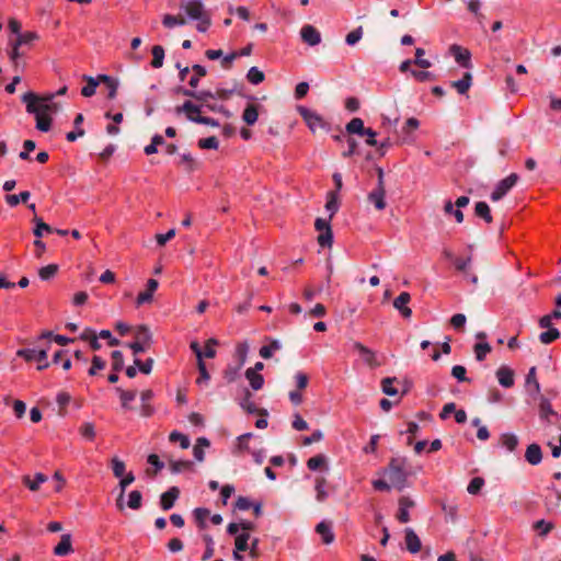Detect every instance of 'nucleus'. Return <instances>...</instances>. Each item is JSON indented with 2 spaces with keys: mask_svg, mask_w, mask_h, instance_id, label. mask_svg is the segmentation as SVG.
I'll return each mask as SVG.
<instances>
[{
  "mask_svg": "<svg viewBox=\"0 0 561 561\" xmlns=\"http://www.w3.org/2000/svg\"><path fill=\"white\" fill-rule=\"evenodd\" d=\"M518 175L516 173L510 174L507 178L501 180L491 194V199L497 202L503 198L507 192L517 183Z\"/></svg>",
  "mask_w": 561,
  "mask_h": 561,
  "instance_id": "0eeeda50",
  "label": "nucleus"
},
{
  "mask_svg": "<svg viewBox=\"0 0 561 561\" xmlns=\"http://www.w3.org/2000/svg\"><path fill=\"white\" fill-rule=\"evenodd\" d=\"M405 545L411 553H417L421 550V540L412 528L405 529Z\"/></svg>",
  "mask_w": 561,
  "mask_h": 561,
  "instance_id": "6ab92c4d",
  "label": "nucleus"
},
{
  "mask_svg": "<svg viewBox=\"0 0 561 561\" xmlns=\"http://www.w3.org/2000/svg\"><path fill=\"white\" fill-rule=\"evenodd\" d=\"M526 386L529 393H539L540 385L536 377V367H531L526 376Z\"/></svg>",
  "mask_w": 561,
  "mask_h": 561,
  "instance_id": "c85d7f7f",
  "label": "nucleus"
},
{
  "mask_svg": "<svg viewBox=\"0 0 561 561\" xmlns=\"http://www.w3.org/2000/svg\"><path fill=\"white\" fill-rule=\"evenodd\" d=\"M181 8L186 12L191 19H201L205 15L204 4L202 0H191L188 2H182Z\"/></svg>",
  "mask_w": 561,
  "mask_h": 561,
  "instance_id": "6e6552de",
  "label": "nucleus"
},
{
  "mask_svg": "<svg viewBox=\"0 0 561 561\" xmlns=\"http://www.w3.org/2000/svg\"><path fill=\"white\" fill-rule=\"evenodd\" d=\"M158 286H159L158 280H156L153 278L148 279L147 289L145 291L139 293V295L137 296V299H136L137 306H141L144 304L151 302L152 295L156 291V289L158 288Z\"/></svg>",
  "mask_w": 561,
  "mask_h": 561,
  "instance_id": "2eb2a0df",
  "label": "nucleus"
},
{
  "mask_svg": "<svg viewBox=\"0 0 561 561\" xmlns=\"http://www.w3.org/2000/svg\"><path fill=\"white\" fill-rule=\"evenodd\" d=\"M71 400V397L68 392H65V391H61L57 394V398H56V401H57V404L59 407V411H58V414L60 416H65L67 411H66V407L68 405V403L70 402Z\"/></svg>",
  "mask_w": 561,
  "mask_h": 561,
  "instance_id": "a19ab883",
  "label": "nucleus"
},
{
  "mask_svg": "<svg viewBox=\"0 0 561 561\" xmlns=\"http://www.w3.org/2000/svg\"><path fill=\"white\" fill-rule=\"evenodd\" d=\"M152 60L151 66L156 69L161 68L163 66L164 59V48L161 45H156L151 49Z\"/></svg>",
  "mask_w": 561,
  "mask_h": 561,
  "instance_id": "473e14b6",
  "label": "nucleus"
},
{
  "mask_svg": "<svg viewBox=\"0 0 561 561\" xmlns=\"http://www.w3.org/2000/svg\"><path fill=\"white\" fill-rule=\"evenodd\" d=\"M31 194L28 191L21 192L19 195H7L5 202L11 207H15L20 202L26 203L30 198Z\"/></svg>",
  "mask_w": 561,
  "mask_h": 561,
  "instance_id": "58836bf2",
  "label": "nucleus"
},
{
  "mask_svg": "<svg viewBox=\"0 0 561 561\" xmlns=\"http://www.w3.org/2000/svg\"><path fill=\"white\" fill-rule=\"evenodd\" d=\"M116 391L119 394L123 408L129 409V402L135 400L137 392L135 390H123L122 388H116Z\"/></svg>",
  "mask_w": 561,
  "mask_h": 561,
  "instance_id": "ea45409f",
  "label": "nucleus"
},
{
  "mask_svg": "<svg viewBox=\"0 0 561 561\" xmlns=\"http://www.w3.org/2000/svg\"><path fill=\"white\" fill-rule=\"evenodd\" d=\"M33 221L36 224V227L34 229V234L36 238H41L43 237V232L46 231V232H51L53 229L49 225H47L46 222L43 221L42 218L35 216Z\"/></svg>",
  "mask_w": 561,
  "mask_h": 561,
  "instance_id": "603ef678",
  "label": "nucleus"
},
{
  "mask_svg": "<svg viewBox=\"0 0 561 561\" xmlns=\"http://www.w3.org/2000/svg\"><path fill=\"white\" fill-rule=\"evenodd\" d=\"M79 433L88 440H93L95 438V427L91 422H84L79 427Z\"/></svg>",
  "mask_w": 561,
  "mask_h": 561,
  "instance_id": "3c124183",
  "label": "nucleus"
},
{
  "mask_svg": "<svg viewBox=\"0 0 561 561\" xmlns=\"http://www.w3.org/2000/svg\"><path fill=\"white\" fill-rule=\"evenodd\" d=\"M38 39V34L35 32H25L19 34L14 39L15 46L32 45L34 41Z\"/></svg>",
  "mask_w": 561,
  "mask_h": 561,
  "instance_id": "e433bc0d",
  "label": "nucleus"
},
{
  "mask_svg": "<svg viewBox=\"0 0 561 561\" xmlns=\"http://www.w3.org/2000/svg\"><path fill=\"white\" fill-rule=\"evenodd\" d=\"M525 458L533 466L539 465L542 460L540 446L538 444H530L526 449Z\"/></svg>",
  "mask_w": 561,
  "mask_h": 561,
  "instance_id": "aec40b11",
  "label": "nucleus"
},
{
  "mask_svg": "<svg viewBox=\"0 0 561 561\" xmlns=\"http://www.w3.org/2000/svg\"><path fill=\"white\" fill-rule=\"evenodd\" d=\"M148 462L154 467V470H150V469H147V474L149 476H156L158 473V471H160L163 467H164V463L159 459L158 455L156 454H150L148 456Z\"/></svg>",
  "mask_w": 561,
  "mask_h": 561,
  "instance_id": "6e6d98bb",
  "label": "nucleus"
},
{
  "mask_svg": "<svg viewBox=\"0 0 561 561\" xmlns=\"http://www.w3.org/2000/svg\"><path fill=\"white\" fill-rule=\"evenodd\" d=\"M192 70L194 71V76L190 79L188 84L191 88L196 89L199 83V78L205 77L207 71L204 66L198 64L193 65Z\"/></svg>",
  "mask_w": 561,
  "mask_h": 561,
  "instance_id": "f704fd0d",
  "label": "nucleus"
},
{
  "mask_svg": "<svg viewBox=\"0 0 561 561\" xmlns=\"http://www.w3.org/2000/svg\"><path fill=\"white\" fill-rule=\"evenodd\" d=\"M325 479L324 478H317L316 479V499L318 502H323L328 497V492L324 489L325 485Z\"/></svg>",
  "mask_w": 561,
  "mask_h": 561,
  "instance_id": "5fc2aeb1",
  "label": "nucleus"
},
{
  "mask_svg": "<svg viewBox=\"0 0 561 561\" xmlns=\"http://www.w3.org/2000/svg\"><path fill=\"white\" fill-rule=\"evenodd\" d=\"M539 414H540L541 419H548L550 415H557V413L553 411L549 400L546 398H541V400H540Z\"/></svg>",
  "mask_w": 561,
  "mask_h": 561,
  "instance_id": "864d4df0",
  "label": "nucleus"
},
{
  "mask_svg": "<svg viewBox=\"0 0 561 561\" xmlns=\"http://www.w3.org/2000/svg\"><path fill=\"white\" fill-rule=\"evenodd\" d=\"M252 393L250 390H244V398L242 399L240 405L243 410H245L248 413H260L262 416H266L267 412L266 410H257L255 404L251 401Z\"/></svg>",
  "mask_w": 561,
  "mask_h": 561,
  "instance_id": "4be33fe9",
  "label": "nucleus"
},
{
  "mask_svg": "<svg viewBox=\"0 0 561 561\" xmlns=\"http://www.w3.org/2000/svg\"><path fill=\"white\" fill-rule=\"evenodd\" d=\"M83 119L84 118H83L82 114H78L76 116L73 125H75V129H77V130L76 131H70V133L67 134L66 138H67L68 141H75L79 137H82L84 135V129L79 127L82 124Z\"/></svg>",
  "mask_w": 561,
  "mask_h": 561,
  "instance_id": "2f4dec72",
  "label": "nucleus"
},
{
  "mask_svg": "<svg viewBox=\"0 0 561 561\" xmlns=\"http://www.w3.org/2000/svg\"><path fill=\"white\" fill-rule=\"evenodd\" d=\"M112 470L116 478H121L125 473V463L117 457L112 458Z\"/></svg>",
  "mask_w": 561,
  "mask_h": 561,
  "instance_id": "69168bd1",
  "label": "nucleus"
},
{
  "mask_svg": "<svg viewBox=\"0 0 561 561\" xmlns=\"http://www.w3.org/2000/svg\"><path fill=\"white\" fill-rule=\"evenodd\" d=\"M424 55L425 50L423 48H416L415 59L413 60V64L419 66L420 68L427 69L432 66V64L430 60L423 58Z\"/></svg>",
  "mask_w": 561,
  "mask_h": 561,
  "instance_id": "bf43d9fd",
  "label": "nucleus"
},
{
  "mask_svg": "<svg viewBox=\"0 0 561 561\" xmlns=\"http://www.w3.org/2000/svg\"><path fill=\"white\" fill-rule=\"evenodd\" d=\"M245 378L249 380L250 386L253 390L257 391L263 388L264 378L262 375L255 371L253 368L245 370Z\"/></svg>",
  "mask_w": 561,
  "mask_h": 561,
  "instance_id": "b1692460",
  "label": "nucleus"
},
{
  "mask_svg": "<svg viewBox=\"0 0 561 561\" xmlns=\"http://www.w3.org/2000/svg\"><path fill=\"white\" fill-rule=\"evenodd\" d=\"M316 531L322 537V541L325 545L333 542L334 534L331 528V524L327 522H321L317 525Z\"/></svg>",
  "mask_w": 561,
  "mask_h": 561,
  "instance_id": "5701e85b",
  "label": "nucleus"
},
{
  "mask_svg": "<svg viewBox=\"0 0 561 561\" xmlns=\"http://www.w3.org/2000/svg\"><path fill=\"white\" fill-rule=\"evenodd\" d=\"M476 216L482 218L485 222H492V215L489 205L485 202H478L474 206Z\"/></svg>",
  "mask_w": 561,
  "mask_h": 561,
  "instance_id": "cd10ccee",
  "label": "nucleus"
},
{
  "mask_svg": "<svg viewBox=\"0 0 561 561\" xmlns=\"http://www.w3.org/2000/svg\"><path fill=\"white\" fill-rule=\"evenodd\" d=\"M300 35L304 42L310 46H316L321 42L320 32L312 25H304L300 31Z\"/></svg>",
  "mask_w": 561,
  "mask_h": 561,
  "instance_id": "9d476101",
  "label": "nucleus"
},
{
  "mask_svg": "<svg viewBox=\"0 0 561 561\" xmlns=\"http://www.w3.org/2000/svg\"><path fill=\"white\" fill-rule=\"evenodd\" d=\"M58 265L57 264H48L38 271V276L42 280H49L53 278L57 272H58Z\"/></svg>",
  "mask_w": 561,
  "mask_h": 561,
  "instance_id": "37998d69",
  "label": "nucleus"
},
{
  "mask_svg": "<svg viewBox=\"0 0 561 561\" xmlns=\"http://www.w3.org/2000/svg\"><path fill=\"white\" fill-rule=\"evenodd\" d=\"M297 111L312 133L317 129H329V124L314 111L305 106H298Z\"/></svg>",
  "mask_w": 561,
  "mask_h": 561,
  "instance_id": "39448f33",
  "label": "nucleus"
},
{
  "mask_svg": "<svg viewBox=\"0 0 561 561\" xmlns=\"http://www.w3.org/2000/svg\"><path fill=\"white\" fill-rule=\"evenodd\" d=\"M282 348V344L278 340H271L268 345L262 346L260 350V356L264 359L272 357L273 352Z\"/></svg>",
  "mask_w": 561,
  "mask_h": 561,
  "instance_id": "c9c22d12",
  "label": "nucleus"
},
{
  "mask_svg": "<svg viewBox=\"0 0 561 561\" xmlns=\"http://www.w3.org/2000/svg\"><path fill=\"white\" fill-rule=\"evenodd\" d=\"M450 51L455 57V60L465 68H470V51L468 49L461 48L458 45H451Z\"/></svg>",
  "mask_w": 561,
  "mask_h": 561,
  "instance_id": "dca6fc26",
  "label": "nucleus"
},
{
  "mask_svg": "<svg viewBox=\"0 0 561 561\" xmlns=\"http://www.w3.org/2000/svg\"><path fill=\"white\" fill-rule=\"evenodd\" d=\"M219 141L217 137L210 136L198 140V147L202 149H217Z\"/></svg>",
  "mask_w": 561,
  "mask_h": 561,
  "instance_id": "338daca9",
  "label": "nucleus"
},
{
  "mask_svg": "<svg viewBox=\"0 0 561 561\" xmlns=\"http://www.w3.org/2000/svg\"><path fill=\"white\" fill-rule=\"evenodd\" d=\"M396 381V377H387L382 379L381 389L387 396H396L398 393V389L393 387Z\"/></svg>",
  "mask_w": 561,
  "mask_h": 561,
  "instance_id": "09e8293b",
  "label": "nucleus"
},
{
  "mask_svg": "<svg viewBox=\"0 0 561 561\" xmlns=\"http://www.w3.org/2000/svg\"><path fill=\"white\" fill-rule=\"evenodd\" d=\"M169 440L172 443L179 442L181 448H183V449H187L191 445L188 437L180 432H176V431H173L169 435Z\"/></svg>",
  "mask_w": 561,
  "mask_h": 561,
  "instance_id": "8fccbe9b",
  "label": "nucleus"
},
{
  "mask_svg": "<svg viewBox=\"0 0 561 561\" xmlns=\"http://www.w3.org/2000/svg\"><path fill=\"white\" fill-rule=\"evenodd\" d=\"M354 348L359 353L363 360L369 366V367H378L380 364L376 358V354L370 348L366 347L364 344L359 342L354 343Z\"/></svg>",
  "mask_w": 561,
  "mask_h": 561,
  "instance_id": "1a4fd4ad",
  "label": "nucleus"
},
{
  "mask_svg": "<svg viewBox=\"0 0 561 561\" xmlns=\"http://www.w3.org/2000/svg\"><path fill=\"white\" fill-rule=\"evenodd\" d=\"M415 503L408 496H402L399 500V511L397 514V518L400 523H408L410 520L409 508L414 507Z\"/></svg>",
  "mask_w": 561,
  "mask_h": 561,
  "instance_id": "ddd939ff",
  "label": "nucleus"
},
{
  "mask_svg": "<svg viewBox=\"0 0 561 561\" xmlns=\"http://www.w3.org/2000/svg\"><path fill=\"white\" fill-rule=\"evenodd\" d=\"M162 23L165 27L172 28L175 25H184L186 20L181 15L165 14L163 16Z\"/></svg>",
  "mask_w": 561,
  "mask_h": 561,
  "instance_id": "49530a36",
  "label": "nucleus"
},
{
  "mask_svg": "<svg viewBox=\"0 0 561 561\" xmlns=\"http://www.w3.org/2000/svg\"><path fill=\"white\" fill-rule=\"evenodd\" d=\"M501 443L504 447H506L510 451L515 450L518 445V438L514 434L505 433L501 436Z\"/></svg>",
  "mask_w": 561,
  "mask_h": 561,
  "instance_id": "de8ad7c7",
  "label": "nucleus"
},
{
  "mask_svg": "<svg viewBox=\"0 0 561 561\" xmlns=\"http://www.w3.org/2000/svg\"><path fill=\"white\" fill-rule=\"evenodd\" d=\"M484 485V480L483 478L481 477H476L473 478L468 486H467V491L469 494H478L480 492V490L482 489V486Z\"/></svg>",
  "mask_w": 561,
  "mask_h": 561,
  "instance_id": "e2e57ef3",
  "label": "nucleus"
},
{
  "mask_svg": "<svg viewBox=\"0 0 561 561\" xmlns=\"http://www.w3.org/2000/svg\"><path fill=\"white\" fill-rule=\"evenodd\" d=\"M48 348H21L18 350L16 356L24 358L26 362H38L37 369L44 370L49 367V362L47 360Z\"/></svg>",
  "mask_w": 561,
  "mask_h": 561,
  "instance_id": "7ed1b4c3",
  "label": "nucleus"
},
{
  "mask_svg": "<svg viewBox=\"0 0 561 561\" xmlns=\"http://www.w3.org/2000/svg\"><path fill=\"white\" fill-rule=\"evenodd\" d=\"M385 195L386 187H376L368 194L367 198L377 210H383L387 206Z\"/></svg>",
  "mask_w": 561,
  "mask_h": 561,
  "instance_id": "4468645a",
  "label": "nucleus"
},
{
  "mask_svg": "<svg viewBox=\"0 0 561 561\" xmlns=\"http://www.w3.org/2000/svg\"><path fill=\"white\" fill-rule=\"evenodd\" d=\"M210 443L206 437H199L193 448L194 457L197 461L204 460V448L209 447Z\"/></svg>",
  "mask_w": 561,
  "mask_h": 561,
  "instance_id": "7c9ffc66",
  "label": "nucleus"
},
{
  "mask_svg": "<svg viewBox=\"0 0 561 561\" xmlns=\"http://www.w3.org/2000/svg\"><path fill=\"white\" fill-rule=\"evenodd\" d=\"M151 342V333L147 325H139L135 330V342L129 343L128 347L135 355L146 352Z\"/></svg>",
  "mask_w": 561,
  "mask_h": 561,
  "instance_id": "20e7f679",
  "label": "nucleus"
},
{
  "mask_svg": "<svg viewBox=\"0 0 561 561\" xmlns=\"http://www.w3.org/2000/svg\"><path fill=\"white\" fill-rule=\"evenodd\" d=\"M496 378L499 383L504 388H511L514 386V371L506 366H501L496 370Z\"/></svg>",
  "mask_w": 561,
  "mask_h": 561,
  "instance_id": "f3484780",
  "label": "nucleus"
},
{
  "mask_svg": "<svg viewBox=\"0 0 561 561\" xmlns=\"http://www.w3.org/2000/svg\"><path fill=\"white\" fill-rule=\"evenodd\" d=\"M99 80L106 84L108 90L107 98L113 100L117 94L118 82L107 75H100Z\"/></svg>",
  "mask_w": 561,
  "mask_h": 561,
  "instance_id": "a878e982",
  "label": "nucleus"
},
{
  "mask_svg": "<svg viewBox=\"0 0 561 561\" xmlns=\"http://www.w3.org/2000/svg\"><path fill=\"white\" fill-rule=\"evenodd\" d=\"M387 474L391 484L401 491L407 482L405 459L392 458L389 462Z\"/></svg>",
  "mask_w": 561,
  "mask_h": 561,
  "instance_id": "f03ea898",
  "label": "nucleus"
},
{
  "mask_svg": "<svg viewBox=\"0 0 561 561\" xmlns=\"http://www.w3.org/2000/svg\"><path fill=\"white\" fill-rule=\"evenodd\" d=\"M411 300V296L409 293H401L393 301V307L401 313V316L405 319L410 318L412 314V310L408 307V304Z\"/></svg>",
  "mask_w": 561,
  "mask_h": 561,
  "instance_id": "9b49d317",
  "label": "nucleus"
},
{
  "mask_svg": "<svg viewBox=\"0 0 561 561\" xmlns=\"http://www.w3.org/2000/svg\"><path fill=\"white\" fill-rule=\"evenodd\" d=\"M242 365H243V359L240 362V364L238 366H234V367L229 366V367H227V369L224 371V378L229 383L236 381V379L239 376V370H240Z\"/></svg>",
  "mask_w": 561,
  "mask_h": 561,
  "instance_id": "052dcab7",
  "label": "nucleus"
},
{
  "mask_svg": "<svg viewBox=\"0 0 561 561\" xmlns=\"http://www.w3.org/2000/svg\"><path fill=\"white\" fill-rule=\"evenodd\" d=\"M247 79L252 84H260L264 81L265 76L257 67H251L247 73Z\"/></svg>",
  "mask_w": 561,
  "mask_h": 561,
  "instance_id": "79ce46f5",
  "label": "nucleus"
},
{
  "mask_svg": "<svg viewBox=\"0 0 561 561\" xmlns=\"http://www.w3.org/2000/svg\"><path fill=\"white\" fill-rule=\"evenodd\" d=\"M560 336V331L556 328H550L548 331L540 333L539 341L542 344H550Z\"/></svg>",
  "mask_w": 561,
  "mask_h": 561,
  "instance_id": "a18cd8bd",
  "label": "nucleus"
},
{
  "mask_svg": "<svg viewBox=\"0 0 561 561\" xmlns=\"http://www.w3.org/2000/svg\"><path fill=\"white\" fill-rule=\"evenodd\" d=\"M325 465V457L323 455H317L314 457H311L308 461H307V467L309 470H317L319 468H321L322 466Z\"/></svg>",
  "mask_w": 561,
  "mask_h": 561,
  "instance_id": "774afa93",
  "label": "nucleus"
},
{
  "mask_svg": "<svg viewBox=\"0 0 561 561\" xmlns=\"http://www.w3.org/2000/svg\"><path fill=\"white\" fill-rule=\"evenodd\" d=\"M259 118L257 106L254 104H249L242 114V119L248 125H254Z\"/></svg>",
  "mask_w": 561,
  "mask_h": 561,
  "instance_id": "c756f323",
  "label": "nucleus"
},
{
  "mask_svg": "<svg viewBox=\"0 0 561 561\" xmlns=\"http://www.w3.org/2000/svg\"><path fill=\"white\" fill-rule=\"evenodd\" d=\"M142 503L141 492L138 490H134L128 494L127 506L131 510H139Z\"/></svg>",
  "mask_w": 561,
  "mask_h": 561,
  "instance_id": "c03bdc74",
  "label": "nucleus"
},
{
  "mask_svg": "<svg viewBox=\"0 0 561 561\" xmlns=\"http://www.w3.org/2000/svg\"><path fill=\"white\" fill-rule=\"evenodd\" d=\"M47 481V477L44 473H36L34 479L32 480L30 476L23 477V483L31 490L37 491L42 483Z\"/></svg>",
  "mask_w": 561,
  "mask_h": 561,
  "instance_id": "393cba45",
  "label": "nucleus"
},
{
  "mask_svg": "<svg viewBox=\"0 0 561 561\" xmlns=\"http://www.w3.org/2000/svg\"><path fill=\"white\" fill-rule=\"evenodd\" d=\"M180 495L178 486H171L167 492L161 494L160 505L163 511H169L174 506L175 501Z\"/></svg>",
  "mask_w": 561,
  "mask_h": 561,
  "instance_id": "f8f14e48",
  "label": "nucleus"
},
{
  "mask_svg": "<svg viewBox=\"0 0 561 561\" xmlns=\"http://www.w3.org/2000/svg\"><path fill=\"white\" fill-rule=\"evenodd\" d=\"M314 228L319 231V236L317 238L318 243L322 248H331L333 243V233L330 226V218H317L314 221Z\"/></svg>",
  "mask_w": 561,
  "mask_h": 561,
  "instance_id": "423d86ee",
  "label": "nucleus"
},
{
  "mask_svg": "<svg viewBox=\"0 0 561 561\" xmlns=\"http://www.w3.org/2000/svg\"><path fill=\"white\" fill-rule=\"evenodd\" d=\"M37 100L38 95L34 92H26L22 95V102L26 105V112L35 115L36 128L46 133L51 127V118L48 114L38 110Z\"/></svg>",
  "mask_w": 561,
  "mask_h": 561,
  "instance_id": "f257e3e1",
  "label": "nucleus"
},
{
  "mask_svg": "<svg viewBox=\"0 0 561 561\" xmlns=\"http://www.w3.org/2000/svg\"><path fill=\"white\" fill-rule=\"evenodd\" d=\"M175 113L178 115L184 113L187 119L193 122V118L199 115L201 107L191 101H185L182 105L175 107Z\"/></svg>",
  "mask_w": 561,
  "mask_h": 561,
  "instance_id": "a211bd4d",
  "label": "nucleus"
},
{
  "mask_svg": "<svg viewBox=\"0 0 561 561\" xmlns=\"http://www.w3.org/2000/svg\"><path fill=\"white\" fill-rule=\"evenodd\" d=\"M366 129L367 128L364 126L363 119L359 117L351 119L346 125V131L348 134H357L359 136H364Z\"/></svg>",
  "mask_w": 561,
  "mask_h": 561,
  "instance_id": "bb28decb",
  "label": "nucleus"
},
{
  "mask_svg": "<svg viewBox=\"0 0 561 561\" xmlns=\"http://www.w3.org/2000/svg\"><path fill=\"white\" fill-rule=\"evenodd\" d=\"M250 539V534L241 533L236 536L234 546L237 550L245 551L249 549L248 541Z\"/></svg>",
  "mask_w": 561,
  "mask_h": 561,
  "instance_id": "680f3d73",
  "label": "nucleus"
},
{
  "mask_svg": "<svg viewBox=\"0 0 561 561\" xmlns=\"http://www.w3.org/2000/svg\"><path fill=\"white\" fill-rule=\"evenodd\" d=\"M491 350L492 348L489 343H477L474 345V354L477 360L482 362L485 358L486 354L491 352Z\"/></svg>",
  "mask_w": 561,
  "mask_h": 561,
  "instance_id": "13d9d810",
  "label": "nucleus"
},
{
  "mask_svg": "<svg viewBox=\"0 0 561 561\" xmlns=\"http://www.w3.org/2000/svg\"><path fill=\"white\" fill-rule=\"evenodd\" d=\"M553 527L554 525L551 522H546L545 519L537 520L534 524V528L540 536L548 535L553 529Z\"/></svg>",
  "mask_w": 561,
  "mask_h": 561,
  "instance_id": "4d7b16f0",
  "label": "nucleus"
},
{
  "mask_svg": "<svg viewBox=\"0 0 561 561\" xmlns=\"http://www.w3.org/2000/svg\"><path fill=\"white\" fill-rule=\"evenodd\" d=\"M192 462L188 460H173L169 461V467L172 473H180L184 470H188L192 467Z\"/></svg>",
  "mask_w": 561,
  "mask_h": 561,
  "instance_id": "4c0bfd02",
  "label": "nucleus"
},
{
  "mask_svg": "<svg viewBox=\"0 0 561 561\" xmlns=\"http://www.w3.org/2000/svg\"><path fill=\"white\" fill-rule=\"evenodd\" d=\"M83 79L87 81V85H84L81 90V94L85 98H90L95 93L96 87L100 82L99 78L94 79L90 76H84Z\"/></svg>",
  "mask_w": 561,
  "mask_h": 561,
  "instance_id": "72a5a7b5",
  "label": "nucleus"
},
{
  "mask_svg": "<svg viewBox=\"0 0 561 561\" xmlns=\"http://www.w3.org/2000/svg\"><path fill=\"white\" fill-rule=\"evenodd\" d=\"M72 552L71 536L64 534L60 538L59 543L54 548V553L59 557H64Z\"/></svg>",
  "mask_w": 561,
  "mask_h": 561,
  "instance_id": "412c9836",
  "label": "nucleus"
},
{
  "mask_svg": "<svg viewBox=\"0 0 561 561\" xmlns=\"http://www.w3.org/2000/svg\"><path fill=\"white\" fill-rule=\"evenodd\" d=\"M124 367V357L121 351L112 352V368L114 371H119Z\"/></svg>",
  "mask_w": 561,
  "mask_h": 561,
  "instance_id": "0e129e2a",
  "label": "nucleus"
}]
</instances>
